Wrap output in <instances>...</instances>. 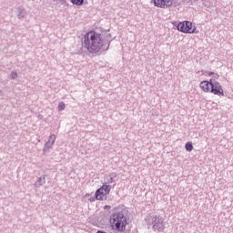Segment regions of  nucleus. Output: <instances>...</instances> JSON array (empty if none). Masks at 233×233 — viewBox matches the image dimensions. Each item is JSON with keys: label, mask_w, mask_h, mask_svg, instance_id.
<instances>
[{"label": "nucleus", "mask_w": 233, "mask_h": 233, "mask_svg": "<svg viewBox=\"0 0 233 233\" xmlns=\"http://www.w3.org/2000/svg\"><path fill=\"white\" fill-rule=\"evenodd\" d=\"M185 148L187 152H192L194 150V146H192L191 142L186 143Z\"/></svg>", "instance_id": "8"}, {"label": "nucleus", "mask_w": 233, "mask_h": 233, "mask_svg": "<svg viewBox=\"0 0 233 233\" xmlns=\"http://www.w3.org/2000/svg\"><path fill=\"white\" fill-rule=\"evenodd\" d=\"M110 227L116 232H125L127 230V217L121 213H115L109 219Z\"/></svg>", "instance_id": "2"}, {"label": "nucleus", "mask_w": 233, "mask_h": 233, "mask_svg": "<svg viewBox=\"0 0 233 233\" xmlns=\"http://www.w3.org/2000/svg\"><path fill=\"white\" fill-rule=\"evenodd\" d=\"M85 198H90V193H86Z\"/></svg>", "instance_id": "16"}, {"label": "nucleus", "mask_w": 233, "mask_h": 233, "mask_svg": "<svg viewBox=\"0 0 233 233\" xmlns=\"http://www.w3.org/2000/svg\"><path fill=\"white\" fill-rule=\"evenodd\" d=\"M66 105H65V102H60L58 104V110L61 112L62 110H65Z\"/></svg>", "instance_id": "11"}, {"label": "nucleus", "mask_w": 233, "mask_h": 233, "mask_svg": "<svg viewBox=\"0 0 233 233\" xmlns=\"http://www.w3.org/2000/svg\"><path fill=\"white\" fill-rule=\"evenodd\" d=\"M49 143H51L52 145H54V143H56V135H51L49 137Z\"/></svg>", "instance_id": "12"}, {"label": "nucleus", "mask_w": 233, "mask_h": 233, "mask_svg": "<svg viewBox=\"0 0 233 233\" xmlns=\"http://www.w3.org/2000/svg\"><path fill=\"white\" fill-rule=\"evenodd\" d=\"M104 208H105V210H110L111 208H110V206H105Z\"/></svg>", "instance_id": "14"}, {"label": "nucleus", "mask_w": 233, "mask_h": 233, "mask_svg": "<svg viewBox=\"0 0 233 233\" xmlns=\"http://www.w3.org/2000/svg\"><path fill=\"white\" fill-rule=\"evenodd\" d=\"M71 3L76 5V6H83V3H85V0H71Z\"/></svg>", "instance_id": "10"}, {"label": "nucleus", "mask_w": 233, "mask_h": 233, "mask_svg": "<svg viewBox=\"0 0 233 233\" xmlns=\"http://www.w3.org/2000/svg\"><path fill=\"white\" fill-rule=\"evenodd\" d=\"M153 3L157 8H163V0H153Z\"/></svg>", "instance_id": "9"}, {"label": "nucleus", "mask_w": 233, "mask_h": 233, "mask_svg": "<svg viewBox=\"0 0 233 233\" xmlns=\"http://www.w3.org/2000/svg\"><path fill=\"white\" fill-rule=\"evenodd\" d=\"M84 46L90 54H101L104 50L105 40L101 34L89 31L84 35Z\"/></svg>", "instance_id": "1"}, {"label": "nucleus", "mask_w": 233, "mask_h": 233, "mask_svg": "<svg viewBox=\"0 0 233 233\" xmlns=\"http://www.w3.org/2000/svg\"><path fill=\"white\" fill-rule=\"evenodd\" d=\"M211 94L215 96H223V86L219 82H214L211 86Z\"/></svg>", "instance_id": "5"}, {"label": "nucleus", "mask_w": 233, "mask_h": 233, "mask_svg": "<svg viewBox=\"0 0 233 233\" xmlns=\"http://www.w3.org/2000/svg\"><path fill=\"white\" fill-rule=\"evenodd\" d=\"M108 194H110V186L104 185L96 191L95 199L105 201L106 200V196H108Z\"/></svg>", "instance_id": "4"}, {"label": "nucleus", "mask_w": 233, "mask_h": 233, "mask_svg": "<svg viewBox=\"0 0 233 233\" xmlns=\"http://www.w3.org/2000/svg\"><path fill=\"white\" fill-rule=\"evenodd\" d=\"M212 84L209 81L204 80L200 83L199 86L200 88L203 90V92L208 93V92H212Z\"/></svg>", "instance_id": "6"}, {"label": "nucleus", "mask_w": 233, "mask_h": 233, "mask_svg": "<svg viewBox=\"0 0 233 233\" xmlns=\"http://www.w3.org/2000/svg\"><path fill=\"white\" fill-rule=\"evenodd\" d=\"M88 199H89V201H91V202L96 201V198H88Z\"/></svg>", "instance_id": "15"}, {"label": "nucleus", "mask_w": 233, "mask_h": 233, "mask_svg": "<svg viewBox=\"0 0 233 233\" xmlns=\"http://www.w3.org/2000/svg\"><path fill=\"white\" fill-rule=\"evenodd\" d=\"M163 8H170L174 5V0H162Z\"/></svg>", "instance_id": "7"}, {"label": "nucleus", "mask_w": 233, "mask_h": 233, "mask_svg": "<svg viewBox=\"0 0 233 233\" xmlns=\"http://www.w3.org/2000/svg\"><path fill=\"white\" fill-rule=\"evenodd\" d=\"M114 181V178L110 177V180L108 181V183H112Z\"/></svg>", "instance_id": "17"}, {"label": "nucleus", "mask_w": 233, "mask_h": 233, "mask_svg": "<svg viewBox=\"0 0 233 233\" xmlns=\"http://www.w3.org/2000/svg\"><path fill=\"white\" fill-rule=\"evenodd\" d=\"M11 77L12 79H15L17 77V73L15 72L11 73Z\"/></svg>", "instance_id": "13"}, {"label": "nucleus", "mask_w": 233, "mask_h": 233, "mask_svg": "<svg viewBox=\"0 0 233 233\" xmlns=\"http://www.w3.org/2000/svg\"><path fill=\"white\" fill-rule=\"evenodd\" d=\"M177 28L178 32H182V34H194L196 32V26H194L190 21L178 23Z\"/></svg>", "instance_id": "3"}]
</instances>
